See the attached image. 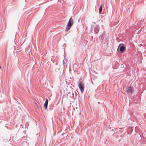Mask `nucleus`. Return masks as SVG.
Listing matches in <instances>:
<instances>
[{
    "label": "nucleus",
    "mask_w": 146,
    "mask_h": 146,
    "mask_svg": "<svg viewBox=\"0 0 146 146\" xmlns=\"http://www.w3.org/2000/svg\"><path fill=\"white\" fill-rule=\"evenodd\" d=\"M73 20L72 17H71L69 19L66 27V31H68L70 29L71 27L73 25Z\"/></svg>",
    "instance_id": "obj_2"
},
{
    "label": "nucleus",
    "mask_w": 146,
    "mask_h": 146,
    "mask_svg": "<svg viewBox=\"0 0 146 146\" xmlns=\"http://www.w3.org/2000/svg\"><path fill=\"white\" fill-rule=\"evenodd\" d=\"M78 84L79 89L82 93H83L84 90V86L83 83L81 81L80 79L78 82Z\"/></svg>",
    "instance_id": "obj_3"
},
{
    "label": "nucleus",
    "mask_w": 146,
    "mask_h": 146,
    "mask_svg": "<svg viewBox=\"0 0 146 146\" xmlns=\"http://www.w3.org/2000/svg\"><path fill=\"white\" fill-rule=\"evenodd\" d=\"M92 84H93V82H92Z\"/></svg>",
    "instance_id": "obj_17"
},
{
    "label": "nucleus",
    "mask_w": 146,
    "mask_h": 146,
    "mask_svg": "<svg viewBox=\"0 0 146 146\" xmlns=\"http://www.w3.org/2000/svg\"><path fill=\"white\" fill-rule=\"evenodd\" d=\"M46 66H47L48 68H50L51 66L50 63L49 62H48L46 63Z\"/></svg>",
    "instance_id": "obj_9"
},
{
    "label": "nucleus",
    "mask_w": 146,
    "mask_h": 146,
    "mask_svg": "<svg viewBox=\"0 0 146 146\" xmlns=\"http://www.w3.org/2000/svg\"><path fill=\"white\" fill-rule=\"evenodd\" d=\"M36 135H37V136L38 137L40 135L38 133H37Z\"/></svg>",
    "instance_id": "obj_12"
},
{
    "label": "nucleus",
    "mask_w": 146,
    "mask_h": 146,
    "mask_svg": "<svg viewBox=\"0 0 146 146\" xmlns=\"http://www.w3.org/2000/svg\"><path fill=\"white\" fill-rule=\"evenodd\" d=\"M126 48V45L123 43L119 44L117 48V51L120 53H123L125 51Z\"/></svg>",
    "instance_id": "obj_1"
},
{
    "label": "nucleus",
    "mask_w": 146,
    "mask_h": 146,
    "mask_svg": "<svg viewBox=\"0 0 146 146\" xmlns=\"http://www.w3.org/2000/svg\"><path fill=\"white\" fill-rule=\"evenodd\" d=\"M72 96H73V97L74 98V99H75V98H76V97H75V96H76H76H75V97H74V94L73 93H72Z\"/></svg>",
    "instance_id": "obj_11"
},
{
    "label": "nucleus",
    "mask_w": 146,
    "mask_h": 146,
    "mask_svg": "<svg viewBox=\"0 0 146 146\" xmlns=\"http://www.w3.org/2000/svg\"><path fill=\"white\" fill-rule=\"evenodd\" d=\"M124 90L127 92L128 93L131 94L133 93L134 92V90L133 87L131 86L123 88Z\"/></svg>",
    "instance_id": "obj_4"
},
{
    "label": "nucleus",
    "mask_w": 146,
    "mask_h": 146,
    "mask_svg": "<svg viewBox=\"0 0 146 146\" xmlns=\"http://www.w3.org/2000/svg\"><path fill=\"white\" fill-rule=\"evenodd\" d=\"M69 72H70V68L69 69Z\"/></svg>",
    "instance_id": "obj_14"
},
{
    "label": "nucleus",
    "mask_w": 146,
    "mask_h": 146,
    "mask_svg": "<svg viewBox=\"0 0 146 146\" xmlns=\"http://www.w3.org/2000/svg\"><path fill=\"white\" fill-rule=\"evenodd\" d=\"M71 90L72 92H73V91L74 90V89L73 88H72Z\"/></svg>",
    "instance_id": "obj_13"
},
{
    "label": "nucleus",
    "mask_w": 146,
    "mask_h": 146,
    "mask_svg": "<svg viewBox=\"0 0 146 146\" xmlns=\"http://www.w3.org/2000/svg\"><path fill=\"white\" fill-rule=\"evenodd\" d=\"M48 101V99L47 98H46L44 105L45 109L46 110H47V108Z\"/></svg>",
    "instance_id": "obj_6"
},
{
    "label": "nucleus",
    "mask_w": 146,
    "mask_h": 146,
    "mask_svg": "<svg viewBox=\"0 0 146 146\" xmlns=\"http://www.w3.org/2000/svg\"><path fill=\"white\" fill-rule=\"evenodd\" d=\"M102 5H101L99 7V13L100 14H101V12L102 11Z\"/></svg>",
    "instance_id": "obj_8"
},
{
    "label": "nucleus",
    "mask_w": 146,
    "mask_h": 146,
    "mask_svg": "<svg viewBox=\"0 0 146 146\" xmlns=\"http://www.w3.org/2000/svg\"><path fill=\"white\" fill-rule=\"evenodd\" d=\"M1 68V66H0V68Z\"/></svg>",
    "instance_id": "obj_15"
},
{
    "label": "nucleus",
    "mask_w": 146,
    "mask_h": 146,
    "mask_svg": "<svg viewBox=\"0 0 146 146\" xmlns=\"http://www.w3.org/2000/svg\"><path fill=\"white\" fill-rule=\"evenodd\" d=\"M100 30V27L98 25H96L94 28V32L96 34H98Z\"/></svg>",
    "instance_id": "obj_5"
},
{
    "label": "nucleus",
    "mask_w": 146,
    "mask_h": 146,
    "mask_svg": "<svg viewBox=\"0 0 146 146\" xmlns=\"http://www.w3.org/2000/svg\"><path fill=\"white\" fill-rule=\"evenodd\" d=\"M75 92V94H76V92Z\"/></svg>",
    "instance_id": "obj_16"
},
{
    "label": "nucleus",
    "mask_w": 146,
    "mask_h": 146,
    "mask_svg": "<svg viewBox=\"0 0 146 146\" xmlns=\"http://www.w3.org/2000/svg\"><path fill=\"white\" fill-rule=\"evenodd\" d=\"M133 131V129L132 127H129L127 131V133L129 135H130Z\"/></svg>",
    "instance_id": "obj_7"
},
{
    "label": "nucleus",
    "mask_w": 146,
    "mask_h": 146,
    "mask_svg": "<svg viewBox=\"0 0 146 146\" xmlns=\"http://www.w3.org/2000/svg\"><path fill=\"white\" fill-rule=\"evenodd\" d=\"M60 68H56L55 69V71L56 72H60Z\"/></svg>",
    "instance_id": "obj_10"
}]
</instances>
